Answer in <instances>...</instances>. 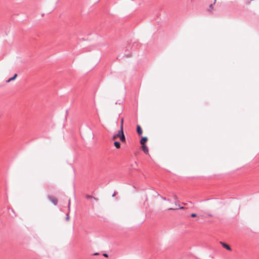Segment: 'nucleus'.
I'll return each instance as SVG.
<instances>
[{"instance_id":"f257e3e1","label":"nucleus","mask_w":259,"mask_h":259,"mask_svg":"<svg viewBox=\"0 0 259 259\" xmlns=\"http://www.w3.org/2000/svg\"><path fill=\"white\" fill-rule=\"evenodd\" d=\"M122 135V134L120 132V130L118 131V133L114 135L112 137V140H115V139H116L117 138H119L120 140L122 142H125V138L124 137V139L122 140V139H121V136Z\"/></svg>"},{"instance_id":"f03ea898","label":"nucleus","mask_w":259,"mask_h":259,"mask_svg":"<svg viewBox=\"0 0 259 259\" xmlns=\"http://www.w3.org/2000/svg\"><path fill=\"white\" fill-rule=\"evenodd\" d=\"M123 118L121 119L120 132L122 134L121 139H124V135L123 131Z\"/></svg>"},{"instance_id":"7ed1b4c3","label":"nucleus","mask_w":259,"mask_h":259,"mask_svg":"<svg viewBox=\"0 0 259 259\" xmlns=\"http://www.w3.org/2000/svg\"><path fill=\"white\" fill-rule=\"evenodd\" d=\"M49 199L54 203V204L56 205L57 204L58 199L57 198L52 196H49Z\"/></svg>"},{"instance_id":"20e7f679","label":"nucleus","mask_w":259,"mask_h":259,"mask_svg":"<svg viewBox=\"0 0 259 259\" xmlns=\"http://www.w3.org/2000/svg\"><path fill=\"white\" fill-rule=\"evenodd\" d=\"M220 243L222 245L223 247H224L225 248H226L228 250H229V251L231 250V247L228 244H227L226 243H223L222 242H220Z\"/></svg>"},{"instance_id":"39448f33","label":"nucleus","mask_w":259,"mask_h":259,"mask_svg":"<svg viewBox=\"0 0 259 259\" xmlns=\"http://www.w3.org/2000/svg\"><path fill=\"white\" fill-rule=\"evenodd\" d=\"M148 140V139L146 137H143L141 141H140V143L142 145H145V143Z\"/></svg>"},{"instance_id":"423d86ee","label":"nucleus","mask_w":259,"mask_h":259,"mask_svg":"<svg viewBox=\"0 0 259 259\" xmlns=\"http://www.w3.org/2000/svg\"><path fill=\"white\" fill-rule=\"evenodd\" d=\"M142 148L144 153H145L146 154L148 153V147L145 145H142Z\"/></svg>"},{"instance_id":"0eeeda50","label":"nucleus","mask_w":259,"mask_h":259,"mask_svg":"<svg viewBox=\"0 0 259 259\" xmlns=\"http://www.w3.org/2000/svg\"><path fill=\"white\" fill-rule=\"evenodd\" d=\"M137 132L139 135H141L142 134L143 131L140 125L137 126Z\"/></svg>"},{"instance_id":"6e6552de","label":"nucleus","mask_w":259,"mask_h":259,"mask_svg":"<svg viewBox=\"0 0 259 259\" xmlns=\"http://www.w3.org/2000/svg\"><path fill=\"white\" fill-rule=\"evenodd\" d=\"M114 145L117 149H119L120 148V144L118 142H115L114 143Z\"/></svg>"},{"instance_id":"1a4fd4ad","label":"nucleus","mask_w":259,"mask_h":259,"mask_svg":"<svg viewBox=\"0 0 259 259\" xmlns=\"http://www.w3.org/2000/svg\"><path fill=\"white\" fill-rule=\"evenodd\" d=\"M17 74H15L14 75V76L13 77H11V78H10V79H9L7 81V82H10V81H12V80H14V79L17 77Z\"/></svg>"},{"instance_id":"9d476101","label":"nucleus","mask_w":259,"mask_h":259,"mask_svg":"<svg viewBox=\"0 0 259 259\" xmlns=\"http://www.w3.org/2000/svg\"><path fill=\"white\" fill-rule=\"evenodd\" d=\"M66 221H68L70 220V217L69 215V214L67 213L66 217Z\"/></svg>"},{"instance_id":"9b49d317","label":"nucleus","mask_w":259,"mask_h":259,"mask_svg":"<svg viewBox=\"0 0 259 259\" xmlns=\"http://www.w3.org/2000/svg\"><path fill=\"white\" fill-rule=\"evenodd\" d=\"M209 11H211L212 9H213V5L212 4H211L210 6H209Z\"/></svg>"},{"instance_id":"f8f14e48","label":"nucleus","mask_w":259,"mask_h":259,"mask_svg":"<svg viewBox=\"0 0 259 259\" xmlns=\"http://www.w3.org/2000/svg\"><path fill=\"white\" fill-rule=\"evenodd\" d=\"M191 217L195 218L197 217V214L196 213H192L191 214Z\"/></svg>"},{"instance_id":"ddd939ff","label":"nucleus","mask_w":259,"mask_h":259,"mask_svg":"<svg viewBox=\"0 0 259 259\" xmlns=\"http://www.w3.org/2000/svg\"><path fill=\"white\" fill-rule=\"evenodd\" d=\"M103 255L106 257H107L108 256V254L106 253H104Z\"/></svg>"},{"instance_id":"4468645a","label":"nucleus","mask_w":259,"mask_h":259,"mask_svg":"<svg viewBox=\"0 0 259 259\" xmlns=\"http://www.w3.org/2000/svg\"><path fill=\"white\" fill-rule=\"evenodd\" d=\"M177 209V208H172V207H169L168 208V209Z\"/></svg>"},{"instance_id":"2eb2a0df","label":"nucleus","mask_w":259,"mask_h":259,"mask_svg":"<svg viewBox=\"0 0 259 259\" xmlns=\"http://www.w3.org/2000/svg\"><path fill=\"white\" fill-rule=\"evenodd\" d=\"M70 200L69 201V205H68L69 210L70 209Z\"/></svg>"},{"instance_id":"dca6fc26","label":"nucleus","mask_w":259,"mask_h":259,"mask_svg":"<svg viewBox=\"0 0 259 259\" xmlns=\"http://www.w3.org/2000/svg\"><path fill=\"white\" fill-rule=\"evenodd\" d=\"M99 253H97H97H95L94 254V255H99Z\"/></svg>"},{"instance_id":"f3484780","label":"nucleus","mask_w":259,"mask_h":259,"mask_svg":"<svg viewBox=\"0 0 259 259\" xmlns=\"http://www.w3.org/2000/svg\"><path fill=\"white\" fill-rule=\"evenodd\" d=\"M162 199L164 200H166V198L165 197H162Z\"/></svg>"},{"instance_id":"a211bd4d","label":"nucleus","mask_w":259,"mask_h":259,"mask_svg":"<svg viewBox=\"0 0 259 259\" xmlns=\"http://www.w3.org/2000/svg\"><path fill=\"white\" fill-rule=\"evenodd\" d=\"M184 207H180V209H184Z\"/></svg>"}]
</instances>
